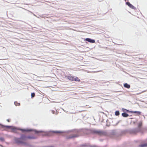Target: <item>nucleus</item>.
<instances>
[{"instance_id":"16","label":"nucleus","mask_w":147,"mask_h":147,"mask_svg":"<svg viewBox=\"0 0 147 147\" xmlns=\"http://www.w3.org/2000/svg\"><path fill=\"white\" fill-rule=\"evenodd\" d=\"M52 132L56 133H63V132L61 131H52Z\"/></svg>"},{"instance_id":"7","label":"nucleus","mask_w":147,"mask_h":147,"mask_svg":"<svg viewBox=\"0 0 147 147\" xmlns=\"http://www.w3.org/2000/svg\"><path fill=\"white\" fill-rule=\"evenodd\" d=\"M126 4L129 6L132 9H135V7L133 6L132 4H130L129 2H127L126 3Z\"/></svg>"},{"instance_id":"13","label":"nucleus","mask_w":147,"mask_h":147,"mask_svg":"<svg viewBox=\"0 0 147 147\" xmlns=\"http://www.w3.org/2000/svg\"><path fill=\"white\" fill-rule=\"evenodd\" d=\"M74 81H80V79L77 77L75 78H74Z\"/></svg>"},{"instance_id":"6","label":"nucleus","mask_w":147,"mask_h":147,"mask_svg":"<svg viewBox=\"0 0 147 147\" xmlns=\"http://www.w3.org/2000/svg\"><path fill=\"white\" fill-rule=\"evenodd\" d=\"M85 40L88 42L92 43H94L95 42V40L94 39H91L90 38H87L85 39Z\"/></svg>"},{"instance_id":"2","label":"nucleus","mask_w":147,"mask_h":147,"mask_svg":"<svg viewBox=\"0 0 147 147\" xmlns=\"http://www.w3.org/2000/svg\"><path fill=\"white\" fill-rule=\"evenodd\" d=\"M90 131L92 134H97L100 136H105L107 134V133L105 131L100 130L92 129H90Z\"/></svg>"},{"instance_id":"23","label":"nucleus","mask_w":147,"mask_h":147,"mask_svg":"<svg viewBox=\"0 0 147 147\" xmlns=\"http://www.w3.org/2000/svg\"><path fill=\"white\" fill-rule=\"evenodd\" d=\"M125 111H126L127 112H131V111H129V110H126Z\"/></svg>"},{"instance_id":"17","label":"nucleus","mask_w":147,"mask_h":147,"mask_svg":"<svg viewBox=\"0 0 147 147\" xmlns=\"http://www.w3.org/2000/svg\"><path fill=\"white\" fill-rule=\"evenodd\" d=\"M119 115V111H116L115 112V115L118 116Z\"/></svg>"},{"instance_id":"15","label":"nucleus","mask_w":147,"mask_h":147,"mask_svg":"<svg viewBox=\"0 0 147 147\" xmlns=\"http://www.w3.org/2000/svg\"><path fill=\"white\" fill-rule=\"evenodd\" d=\"M14 104L16 106H19L20 105V103H18L16 101L14 102Z\"/></svg>"},{"instance_id":"22","label":"nucleus","mask_w":147,"mask_h":147,"mask_svg":"<svg viewBox=\"0 0 147 147\" xmlns=\"http://www.w3.org/2000/svg\"><path fill=\"white\" fill-rule=\"evenodd\" d=\"M52 113L53 114H55V111H53V110H51V111Z\"/></svg>"},{"instance_id":"3","label":"nucleus","mask_w":147,"mask_h":147,"mask_svg":"<svg viewBox=\"0 0 147 147\" xmlns=\"http://www.w3.org/2000/svg\"><path fill=\"white\" fill-rule=\"evenodd\" d=\"M142 125V122L140 121L138 124V127L133 129L132 130V132L133 133L136 134L137 132H140L141 131L140 127Z\"/></svg>"},{"instance_id":"12","label":"nucleus","mask_w":147,"mask_h":147,"mask_svg":"<svg viewBox=\"0 0 147 147\" xmlns=\"http://www.w3.org/2000/svg\"><path fill=\"white\" fill-rule=\"evenodd\" d=\"M131 113H136L138 115H140L141 113V112L140 111H132L131 112Z\"/></svg>"},{"instance_id":"20","label":"nucleus","mask_w":147,"mask_h":147,"mask_svg":"<svg viewBox=\"0 0 147 147\" xmlns=\"http://www.w3.org/2000/svg\"><path fill=\"white\" fill-rule=\"evenodd\" d=\"M0 140L1 141H4V138L3 137L0 138Z\"/></svg>"},{"instance_id":"8","label":"nucleus","mask_w":147,"mask_h":147,"mask_svg":"<svg viewBox=\"0 0 147 147\" xmlns=\"http://www.w3.org/2000/svg\"><path fill=\"white\" fill-rule=\"evenodd\" d=\"M27 137L24 134H22L20 138L23 140H26Z\"/></svg>"},{"instance_id":"21","label":"nucleus","mask_w":147,"mask_h":147,"mask_svg":"<svg viewBox=\"0 0 147 147\" xmlns=\"http://www.w3.org/2000/svg\"><path fill=\"white\" fill-rule=\"evenodd\" d=\"M126 110V109H123V108H122V111H123V112H125V111Z\"/></svg>"},{"instance_id":"19","label":"nucleus","mask_w":147,"mask_h":147,"mask_svg":"<svg viewBox=\"0 0 147 147\" xmlns=\"http://www.w3.org/2000/svg\"><path fill=\"white\" fill-rule=\"evenodd\" d=\"M35 93H32L31 95L32 97H34L35 96Z\"/></svg>"},{"instance_id":"14","label":"nucleus","mask_w":147,"mask_h":147,"mask_svg":"<svg viewBox=\"0 0 147 147\" xmlns=\"http://www.w3.org/2000/svg\"><path fill=\"white\" fill-rule=\"evenodd\" d=\"M147 146V143L141 144L140 146V147H144Z\"/></svg>"},{"instance_id":"10","label":"nucleus","mask_w":147,"mask_h":147,"mask_svg":"<svg viewBox=\"0 0 147 147\" xmlns=\"http://www.w3.org/2000/svg\"><path fill=\"white\" fill-rule=\"evenodd\" d=\"M122 116L125 117H127L129 116L128 114L125 113H123L122 114Z\"/></svg>"},{"instance_id":"5","label":"nucleus","mask_w":147,"mask_h":147,"mask_svg":"<svg viewBox=\"0 0 147 147\" xmlns=\"http://www.w3.org/2000/svg\"><path fill=\"white\" fill-rule=\"evenodd\" d=\"M77 137L78 136L76 134H72L69 136H67L66 137V138L67 139H70Z\"/></svg>"},{"instance_id":"4","label":"nucleus","mask_w":147,"mask_h":147,"mask_svg":"<svg viewBox=\"0 0 147 147\" xmlns=\"http://www.w3.org/2000/svg\"><path fill=\"white\" fill-rule=\"evenodd\" d=\"M14 140L15 142V143L16 144H23L24 142L21 140V139L20 138H14Z\"/></svg>"},{"instance_id":"24","label":"nucleus","mask_w":147,"mask_h":147,"mask_svg":"<svg viewBox=\"0 0 147 147\" xmlns=\"http://www.w3.org/2000/svg\"><path fill=\"white\" fill-rule=\"evenodd\" d=\"M7 121H8V122H9V119H7Z\"/></svg>"},{"instance_id":"1","label":"nucleus","mask_w":147,"mask_h":147,"mask_svg":"<svg viewBox=\"0 0 147 147\" xmlns=\"http://www.w3.org/2000/svg\"><path fill=\"white\" fill-rule=\"evenodd\" d=\"M1 126V127L4 128L5 127H7L8 128H11V130L13 131H15L17 130H20L22 132H24L25 131H34L35 133L38 134V133H43L46 134H49V132L47 131H37L35 129H20L19 128H17L16 127H11L10 126H7V125H0Z\"/></svg>"},{"instance_id":"18","label":"nucleus","mask_w":147,"mask_h":147,"mask_svg":"<svg viewBox=\"0 0 147 147\" xmlns=\"http://www.w3.org/2000/svg\"><path fill=\"white\" fill-rule=\"evenodd\" d=\"M27 138H28V139H35V138L34 137H31V136H28L27 137Z\"/></svg>"},{"instance_id":"9","label":"nucleus","mask_w":147,"mask_h":147,"mask_svg":"<svg viewBox=\"0 0 147 147\" xmlns=\"http://www.w3.org/2000/svg\"><path fill=\"white\" fill-rule=\"evenodd\" d=\"M66 77L70 80L74 81V77L71 75L67 76Z\"/></svg>"},{"instance_id":"11","label":"nucleus","mask_w":147,"mask_h":147,"mask_svg":"<svg viewBox=\"0 0 147 147\" xmlns=\"http://www.w3.org/2000/svg\"><path fill=\"white\" fill-rule=\"evenodd\" d=\"M124 86L125 88H130V85L127 83H125L124 84Z\"/></svg>"}]
</instances>
